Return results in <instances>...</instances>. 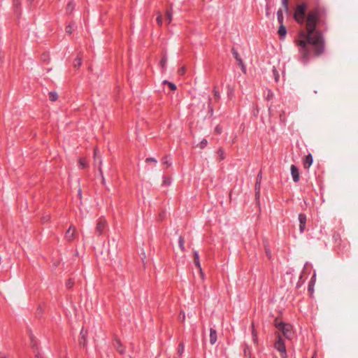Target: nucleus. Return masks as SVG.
Instances as JSON below:
<instances>
[{"label":"nucleus","instance_id":"obj_31","mask_svg":"<svg viewBox=\"0 0 358 358\" xmlns=\"http://www.w3.org/2000/svg\"><path fill=\"white\" fill-rule=\"evenodd\" d=\"M208 144V141L206 139H203L200 143H199V146L201 148H204Z\"/></svg>","mask_w":358,"mask_h":358},{"label":"nucleus","instance_id":"obj_21","mask_svg":"<svg viewBox=\"0 0 358 358\" xmlns=\"http://www.w3.org/2000/svg\"><path fill=\"white\" fill-rule=\"evenodd\" d=\"M58 99V95L55 92H50L49 93V99L52 101H55Z\"/></svg>","mask_w":358,"mask_h":358},{"label":"nucleus","instance_id":"obj_28","mask_svg":"<svg viewBox=\"0 0 358 358\" xmlns=\"http://www.w3.org/2000/svg\"><path fill=\"white\" fill-rule=\"evenodd\" d=\"M184 349H185V347H184V345L183 343H180L179 346H178V354L179 356H181L184 352Z\"/></svg>","mask_w":358,"mask_h":358},{"label":"nucleus","instance_id":"obj_27","mask_svg":"<svg viewBox=\"0 0 358 358\" xmlns=\"http://www.w3.org/2000/svg\"><path fill=\"white\" fill-rule=\"evenodd\" d=\"M75 5L73 2H69L66 6V10L68 12H72L74 9Z\"/></svg>","mask_w":358,"mask_h":358},{"label":"nucleus","instance_id":"obj_8","mask_svg":"<svg viewBox=\"0 0 358 358\" xmlns=\"http://www.w3.org/2000/svg\"><path fill=\"white\" fill-rule=\"evenodd\" d=\"M299 229L301 232H303L306 228V216L303 214H300L299 215Z\"/></svg>","mask_w":358,"mask_h":358},{"label":"nucleus","instance_id":"obj_48","mask_svg":"<svg viewBox=\"0 0 358 358\" xmlns=\"http://www.w3.org/2000/svg\"><path fill=\"white\" fill-rule=\"evenodd\" d=\"M14 2H15V3H18L20 2V0H14Z\"/></svg>","mask_w":358,"mask_h":358},{"label":"nucleus","instance_id":"obj_5","mask_svg":"<svg viewBox=\"0 0 358 358\" xmlns=\"http://www.w3.org/2000/svg\"><path fill=\"white\" fill-rule=\"evenodd\" d=\"M87 335H88L87 331L83 328L80 332L79 344L80 346L85 347L87 345Z\"/></svg>","mask_w":358,"mask_h":358},{"label":"nucleus","instance_id":"obj_40","mask_svg":"<svg viewBox=\"0 0 358 358\" xmlns=\"http://www.w3.org/2000/svg\"><path fill=\"white\" fill-rule=\"evenodd\" d=\"M238 65L241 66L242 71L245 73H246V68L245 64H243V62H242V64H238Z\"/></svg>","mask_w":358,"mask_h":358},{"label":"nucleus","instance_id":"obj_4","mask_svg":"<svg viewBox=\"0 0 358 358\" xmlns=\"http://www.w3.org/2000/svg\"><path fill=\"white\" fill-rule=\"evenodd\" d=\"M106 225H107V222L103 217H100L98 220V222L96 223V226L95 228V232L98 234V236L102 235Z\"/></svg>","mask_w":358,"mask_h":358},{"label":"nucleus","instance_id":"obj_35","mask_svg":"<svg viewBox=\"0 0 358 358\" xmlns=\"http://www.w3.org/2000/svg\"><path fill=\"white\" fill-rule=\"evenodd\" d=\"M179 318H180V320H181L182 322L185 321V313L184 311H180V315H179Z\"/></svg>","mask_w":358,"mask_h":358},{"label":"nucleus","instance_id":"obj_45","mask_svg":"<svg viewBox=\"0 0 358 358\" xmlns=\"http://www.w3.org/2000/svg\"><path fill=\"white\" fill-rule=\"evenodd\" d=\"M0 358H8V356L3 353V352H0Z\"/></svg>","mask_w":358,"mask_h":358},{"label":"nucleus","instance_id":"obj_10","mask_svg":"<svg viewBox=\"0 0 358 358\" xmlns=\"http://www.w3.org/2000/svg\"><path fill=\"white\" fill-rule=\"evenodd\" d=\"M217 331L215 329L210 328V343L211 345H214L217 342Z\"/></svg>","mask_w":358,"mask_h":358},{"label":"nucleus","instance_id":"obj_42","mask_svg":"<svg viewBox=\"0 0 358 358\" xmlns=\"http://www.w3.org/2000/svg\"><path fill=\"white\" fill-rule=\"evenodd\" d=\"M50 220V215H46L43 217V222H48Z\"/></svg>","mask_w":358,"mask_h":358},{"label":"nucleus","instance_id":"obj_32","mask_svg":"<svg viewBox=\"0 0 358 358\" xmlns=\"http://www.w3.org/2000/svg\"><path fill=\"white\" fill-rule=\"evenodd\" d=\"M213 95H214V97L216 99H219L220 97V92L217 90L216 89H214L213 90Z\"/></svg>","mask_w":358,"mask_h":358},{"label":"nucleus","instance_id":"obj_24","mask_svg":"<svg viewBox=\"0 0 358 358\" xmlns=\"http://www.w3.org/2000/svg\"><path fill=\"white\" fill-rule=\"evenodd\" d=\"M166 20L168 24H170L172 21V13L169 10L166 12Z\"/></svg>","mask_w":358,"mask_h":358},{"label":"nucleus","instance_id":"obj_44","mask_svg":"<svg viewBox=\"0 0 358 358\" xmlns=\"http://www.w3.org/2000/svg\"><path fill=\"white\" fill-rule=\"evenodd\" d=\"M252 337H253V341H254L255 342H256V340H257V335H256V334H255V331H254V330L252 331Z\"/></svg>","mask_w":358,"mask_h":358},{"label":"nucleus","instance_id":"obj_36","mask_svg":"<svg viewBox=\"0 0 358 358\" xmlns=\"http://www.w3.org/2000/svg\"><path fill=\"white\" fill-rule=\"evenodd\" d=\"M145 162H152L154 164H157V159L153 157L147 158Z\"/></svg>","mask_w":358,"mask_h":358},{"label":"nucleus","instance_id":"obj_41","mask_svg":"<svg viewBox=\"0 0 358 358\" xmlns=\"http://www.w3.org/2000/svg\"><path fill=\"white\" fill-rule=\"evenodd\" d=\"M97 154H98V148L96 147L94 149V158L96 160L97 158Z\"/></svg>","mask_w":358,"mask_h":358},{"label":"nucleus","instance_id":"obj_16","mask_svg":"<svg viewBox=\"0 0 358 358\" xmlns=\"http://www.w3.org/2000/svg\"><path fill=\"white\" fill-rule=\"evenodd\" d=\"M178 245H179L180 250L182 252H184L185 250V240L182 236H180L178 238Z\"/></svg>","mask_w":358,"mask_h":358},{"label":"nucleus","instance_id":"obj_19","mask_svg":"<svg viewBox=\"0 0 358 358\" xmlns=\"http://www.w3.org/2000/svg\"><path fill=\"white\" fill-rule=\"evenodd\" d=\"M232 53L235 59L238 62V64H242L243 60L241 59L239 54L234 49L232 50Z\"/></svg>","mask_w":358,"mask_h":358},{"label":"nucleus","instance_id":"obj_30","mask_svg":"<svg viewBox=\"0 0 358 358\" xmlns=\"http://www.w3.org/2000/svg\"><path fill=\"white\" fill-rule=\"evenodd\" d=\"M215 132L217 134H220L222 132V127L220 125H217L215 128Z\"/></svg>","mask_w":358,"mask_h":358},{"label":"nucleus","instance_id":"obj_20","mask_svg":"<svg viewBox=\"0 0 358 358\" xmlns=\"http://www.w3.org/2000/svg\"><path fill=\"white\" fill-rule=\"evenodd\" d=\"M163 83L167 85L172 91H175L176 90V85L171 82L164 80Z\"/></svg>","mask_w":358,"mask_h":358},{"label":"nucleus","instance_id":"obj_25","mask_svg":"<svg viewBox=\"0 0 358 358\" xmlns=\"http://www.w3.org/2000/svg\"><path fill=\"white\" fill-rule=\"evenodd\" d=\"M156 20H157V24L161 27L163 23V20H162V14L159 12L157 13V16Z\"/></svg>","mask_w":358,"mask_h":358},{"label":"nucleus","instance_id":"obj_18","mask_svg":"<svg viewBox=\"0 0 358 358\" xmlns=\"http://www.w3.org/2000/svg\"><path fill=\"white\" fill-rule=\"evenodd\" d=\"M259 175H258V176H257V182H256V184H255V191H256V199H257V200L259 199V189H260V185H259Z\"/></svg>","mask_w":358,"mask_h":358},{"label":"nucleus","instance_id":"obj_22","mask_svg":"<svg viewBox=\"0 0 358 358\" xmlns=\"http://www.w3.org/2000/svg\"><path fill=\"white\" fill-rule=\"evenodd\" d=\"M81 65H82V59L80 57H77L74 60L73 66L76 68H79Z\"/></svg>","mask_w":358,"mask_h":358},{"label":"nucleus","instance_id":"obj_2","mask_svg":"<svg viewBox=\"0 0 358 358\" xmlns=\"http://www.w3.org/2000/svg\"><path fill=\"white\" fill-rule=\"evenodd\" d=\"M273 325L278 330L275 332V341L273 348L278 350L282 358H287V352L285 341L283 338L280 336L281 332L283 336L288 340H291L293 337L294 331L292 327L289 323L282 322L280 318H275L273 321Z\"/></svg>","mask_w":358,"mask_h":358},{"label":"nucleus","instance_id":"obj_9","mask_svg":"<svg viewBox=\"0 0 358 358\" xmlns=\"http://www.w3.org/2000/svg\"><path fill=\"white\" fill-rule=\"evenodd\" d=\"M113 345L120 354H124L125 349L122 347V343L119 339H115Z\"/></svg>","mask_w":358,"mask_h":358},{"label":"nucleus","instance_id":"obj_37","mask_svg":"<svg viewBox=\"0 0 358 358\" xmlns=\"http://www.w3.org/2000/svg\"><path fill=\"white\" fill-rule=\"evenodd\" d=\"M185 71H186V69L184 66H182L178 69V73L181 76L184 75L185 73Z\"/></svg>","mask_w":358,"mask_h":358},{"label":"nucleus","instance_id":"obj_12","mask_svg":"<svg viewBox=\"0 0 358 358\" xmlns=\"http://www.w3.org/2000/svg\"><path fill=\"white\" fill-rule=\"evenodd\" d=\"M313 164V157L310 154L306 156L304 160V167L309 168Z\"/></svg>","mask_w":358,"mask_h":358},{"label":"nucleus","instance_id":"obj_39","mask_svg":"<svg viewBox=\"0 0 358 358\" xmlns=\"http://www.w3.org/2000/svg\"><path fill=\"white\" fill-rule=\"evenodd\" d=\"M273 76H274L275 81H278V78H279V75H278V72L276 71V70L275 69L273 70Z\"/></svg>","mask_w":358,"mask_h":358},{"label":"nucleus","instance_id":"obj_26","mask_svg":"<svg viewBox=\"0 0 358 358\" xmlns=\"http://www.w3.org/2000/svg\"><path fill=\"white\" fill-rule=\"evenodd\" d=\"M74 29V24H70L66 27V32L71 34Z\"/></svg>","mask_w":358,"mask_h":358},{"label":"nucleus","instance_id":"obj_3","mask_svg":"<svg viewBox=\"0 0 358 358\" xmlns=\"http://www.w3.org/2000/svg\"><path fill=\"white\" fill-rule=\"evenodd\" d=\"M306 4L301 3L296 6L294 18L299 23H303L304 21Z\"/></svg>","mask_w":358,"mask_h":358},{"label":"nucleus","instance_id":"obj_34","mask_svg":"<svg viewBox=\"0 0 358 358\" xmlns=\"http://www.w3.org/2000/svg\"><path fill=\"white\" fill-rule=\"evenodd\" d=\"M277 15H278V20L279 21V22H282V11L281 10H278V13H277Z\"/></svg>","mask_w":358,"mask_h":358},{"label":"nucleus","instance_id":"obj_14","mask_svg":"<svg viewBox=\"0 0 358 358\" xmlns=\"http://www.w3.org/2000/svg\"><path fill=\"white\" fill-rule=\"evenodd\" d=\"M79 166L81 169H85L87 166V162L85 158H79L78 159Z\"/></svg>","mask_w":358,"mask_h":358},{"label":"nucleus","instance_id":"obj_6","mask_svg":"<svg viewBox=\"0 0 358 358\" xmlns=\"http://www.w3.org/2000/svg\"><path fill=\"white\" fill-rule=\"evenodd\" d=\"M193 255H194V264L196 265V266L199 269V271L200 272V274L201 275V278H203V271H202V268H201V264H200L199 253H198L197 251L195 250V251L193 252Z\"/></svg>","mask_w":358,"mask_h":358},{"label":"nucleus","instance_id":"obj_11","mask_svg":"<svg viewBox=\"0 0 358 358\" xmlns=\"http://www.w3.org/2000/svg\"><path fill=\"white\" fill-rule=\"evenodd\" d=\"M291 173L293 178V180L294 182H297L299 179V174L298 169L294 165L291 166Z\"/></svg>","mask_w":358,"mask_h":358},{"label":"nucleus","instance_id":"obj_46","mask_svg":"<svg viewBox=\"0 0 358 358\" xmlns=\"http://www.w3.org/2000/svg\"><path fill=\"white\" fill-rule=\"evenodd\" d=\"M27 1L29 3L31 4V3L34 1V0H27Z\"/></svg>","mask_w":358,"mask_h":358},{"label":"nucleus","instance_id":"obj_49","mask_svg":"<svg viewBox=\"0 0 358 358\" xmlns=\"http://www.w3.org/2000/svg\"><path fill=\"white\" fill-rule=\"evenodd\" d=\"M316 357V355L315 354L312 358H315Z\"/></svg>","mask_w":358,"mask_h":358},{"label":"nucleus","instance_id":"obj_13","mask_svg":"<svg viewBox=\"0 0 358 358\" xmlns=\"http://www.w3.org/2000/svg\"><path fill=\"white\" fill-rule=\"evenodd\" d=\"M278 33L281 38L285 37L287 34L285 27L281 24L278 29Z\"/></svg>","mask_w":358,"mask_h":358},{"label":"nucleus","instance_id":"obj_17","mask_svg":"<svg viewBox=\"0 0 358 358\" xmlns=\"http://www.w3.org/2000/svg\"><path fill=\"white\" fill-rule=\"evenodd\" d=\"M162 164L164 165H166V168H168V167L171 166V159H170V158L169 157L165 156L162 159Z\"/></svg>","mask_w":358,"mask_h":358},{"label":"nucleus","instance_id":"obj_47","mask_svg":"<svg viewBox=\"0 0 358 358\" xmlns=\"http://www.w3.org/2000/svg\"><path fill=\"white\" fill-rule=\"evenodd\" d=\"M283 1V3L287 6V0H282Z\"/></svg>","mask_w":358,"mask_h":358},{"label":"nucleus","instance_id":"obj_33","mask_svg":"<svg viewBox=\"0 0 358 358\" xmlns=\"http://www.w3.org/2000/svg\"><path fill=\"white\" fill-rule=\"evenodd\" d=\"M243 351H244L245 356H250V350L248 346L245 347Z\"/></svg>","mask_w":358,"mask_h":358},{"label":"nucleus","instance_id":"obj_38","mask_svg":"<svg viewBox=\"0 0 358 358\" xmlns=\"http://www.w3.org/2000/svg\"><path fill=\"white\" fill-rule=\"evenodd\" d=\"M73 285V282L71 280H69L66 284V287L69 289L72 287Z\"/></svg>","mask_w":358,"mask_h":358},{"label":"nucleus","instance_id":"obj_43","mask_svg":"<svg viewBox=\"0 0 358 358\" xmlns=\"http://www.w3.org/2000/svg\"><path fill=\"white\" fill-rule=\"evenodd\" d=\"M101 161H100V165L99 166L98 169H99V172L100 173V174L101 176H103V172H102V169L101 167Z\"/></svg>","mask_w":358,"mask_h":358},{"label":"nucleus","instance_id":"obj_15","mask_svg":"<svg viewBox=\"0 0 358 358\" xmlns=\"http://www.w3.org/2000/svg\"><path fill=\"white\" fill-rule=\"evenodd\" d=\"M217 155L220 161L224 160L225 159V153L222 148H219L217 151Z\"/></svg>","mask_w":358,"mask_h":358},{"label":"nucleus","instance_id":"obj_1","mask_svg":"<svg viewBox=\"0 0 358 358\" xmlns=\"http://www.w3.org/2000/svg\"><path fill=\"white\" fill-rule=\"evenodd\" d=\"M319 13L317 9L309 12L306 20V31L299 33V39L296 41L299 46V52L304 60H308L313 50L316 55H321L324 51V41L322 34L316 29Z\"/></svg>","mask_w":358,"mask_h":358},{"label":"nucleus","instance_id":"obj_29","mask_svg":"<svg viewBox=\"0 0 358 358\" xmlns=\"http://www.w3.org/2000/svg\"><path fill=\"white\" fill-rule=\"evenodd\" d=\"M166 62H167V58L164 55L163 56V57L162 58L161 61H160V65L162 68H165L166 66Z\"/></svg>","mask_w":358,"mask_h":358},{"label":"nucleus","instance_id":"obj_7","mask_svg":"<svg viewBox=\"0 0 358 358\" xmlns=\"http://www.w3.org/2000/svg\"><path fill=\"white\" fill-rule=\"evenodd\" d=\"M75 232H76V227L73 225H71L65 234V238L68 241H72L74 238Z\"/></svg>","mask_w":358,"mask_h":358},{"label":"nucleus","instance_id":"obj_23","mask_svg":"<svg viewBox=\"0 0 358 358\" xmlns=\"http://www.w3.org/2000/svg\"><path fill=\"white\" fill-rule=\"evenodd\" d=\"M29 338H30V345L32 348H35L37 345V342L34 338V336H33L32 334H29Z\"/></svg>","mask_w":358,"mask_h":358}]
</instances>
